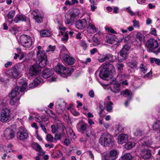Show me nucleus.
<instances>
[{
	"instance_id": "33",
	"label": "nucleus",
	"mask_w": 160,
	"mask_h": 160,
	"mask_svg": "<svg viewBox=\"0 0 160 160\" xmlns=\"http://www.w3.org/2000/svg\"><path fill=\"white\" fill-rule=\"evenodd\" d=\"M137 62L135 60H132L131 62H129L127 64L129 68L134 69L136 68L137 67Z\"/></svg>"
},
{
	"instance_id": "41",
	"label": "nucleus",
	"mask_w": 160,
	"mask_h": 160,
	"mask_svg": "<svg viewBox=\"0 0 160 160\" xmlns=\"http://www.w3.org/2000/svg\"><path fill=\"white\" fill-rule=\"evenodd\" d=\"M113 103L111 101H108L107 103L106 109L108 112H111L112 109V106L113 105Z\"/></svg>"
},
{
	"instance_id": "23",
	"label": "nucleus",
	"mask_w": 160,
	"mask_h": 160,
	"mask_svg": "<svg viewBox=\"0 0 160 160\" xmlns=\"http://www.w3.org/2000/svg\"><path fill=\"white\" fill-rule=\"evenodd\" d=\"M53 74L52 70L50 68H48L43 70L42 75L44 78H47L51 76Z\"/></svg>"
},
{
	"instance_id": "34",
	"label": "nucleus",
	"mask_w": 160,
	"mask_h": 160,
	"mask_svg": "<svg viewBox=\"0 0 160 160\" xmlns=\"http://www.w3.org/2000/svg\"><path fill=\"white\" fill-rule=\"evenodd\" d=\"M28 137V133L19 134L18 133L17 134V138L19 140L22 141H24L25 139Z\"/></svg>"
},
{
	"instance_id": "32",
	"label": "nucleus",
	"mask_w": 160,
	"mask_h": 160,
	"mask_svg": "<svg viewBox=\"0 0 160 160\" xmlns=\"http://www.w3.org/2000/svg\"><path fill=\"white\" fill-rule=\"evenodd\" d=\"M15 14V11L14 10L10 11L8 14V22L11 23L12 21V18Z\"/></svg>"
},
{
	"instance_id": "22",
	"label": "nucleus",
	"mask_w": 160,
	"mask_h": 160,
	"mask_svg": "<svg viewBox=\"0 0 160 160\" xmlns=\"http://www.w3.org/2000/svg\"><path fill=\"white\" fill-rule=\"evenodd\" d=\"M128 139V135L125 134H121L118 137V142L119 144H122L127 142Z\"/></svg>"
},
{
	"instance_id": "11",
	"label": "nucleus",
	"mask_w": 160,
	"mask_h": 160,
	"mask_svg": "<svg viewBox=\"0 0 160 160\" xmlns=\"http://www.w3.org/2000/svg\"><path fill=\"white\" fill-rule=\"evenodd\" d=\"M4 137L7 140H10L14 137L15 132L12 129L7 128L4 131Z\"/></svg>"
},
{
	"instance_id": "24",
	"label": "nucleus",
	"mask_w": 160,
	"mask_h": 160,
	"mask_svg": "<svg viewBox=\"0 0 160 160\" xmlns=\"http://www.w3.org/2000/svg\"><path fill=\"white\" fill-rule=\"evenodd\" d=\"M113 56L111 54H107L102 58L99 59L100 62H102L105 61H110L112 60Z\"/></svg>"
},
{
	"instance_id": "62",
	"label": "nucleus",
	"mask_w": 160,
	"mask_h": 160,
	"mask_svg": "<svg viewBox=\"0 0 160 160\" xmlns=\"http://www.w3.org/2000/svg\"><path fill=\"white\" fill-rule=\"evenodd\" d=\"M106 30H107L108 32H110L112 33H116L117 32L116 31L111 28L106 27L105 28Z\"/></svg>"
},
{
	"instance_id": "45",
	"label": "nucleus",
	"mask_w": 160,
	"mask_h": 160,
	"mask_svg": "<svg viewBox=\"0 0 160 160\" xmlns=\"http://www.w3.org/2000/svg\"><path fill=\"white\" fill-rule=\"evenodd\" d=\"M32 146L36 151H39L41 149V147L37 143H34L32 144Z\"/></svg>"
},
{
	"instance_id": "16",
	"label": "nucleus",
	"mask_w": 160,
	"mask_h": 160,
	"mask_svg": "<svg viewBox=\"0 0 160 160\" xmlns=\"http://www.w3.org/2000/svg\"><path fill=\"white\" fill-rule=\"evenodd\" d=\"M118 157V152L115 150L111 151L105 157V160H114Z\"/></svg>"
},
{
	"instance_id": "28",
	"label": "nucleus",
	"mask_w": 160,
	"mask_h": 160,
	"mask_svg": "<svg viewBox=\"0 0 160 160\" xmlns=\"http://www.w3.org/2000/svg\"><path fill=\"white\" fill-rule=\"evenodd\" d=\"M122 94L123 95H125L126 97H128V98L130 100L131 99L132 96V93L130 90L127 89L123 92H121L119 94H118L117 96H119L120 95Z\"/></svg>"
},
{
	"instance_id": "6",
	"label": "nucleus",
	"mask_w": 160,
	"mask_h": 160,
	"mask_svg": "<svg viewBox=\"0 0 160 160\" xmlns=\"http://www.w3.org/2000/svg\"><path fill=\"white\" fill-rule=\"evenodd\" d=\"M87 16V20H88V26L87 31L88 33H94L97 32L98 29L95 26L94 22H92L90 16L88 13L85 14Z\"/></svg>"
},
{
	"instance_id": "26",
	"label": "nucleus",
	"mask_w": 160,
	"mask_h": 160,
	"mask_svg": "<svg viewBox=\"0 0 160 160\" xmlns=\"http://www.w3.org/2000/svg\"><path fill=\"white\" fill-rule=\"evenodd\" d=\"M119 86L120 85L119 84L114 83L112 85V87L111 88V90L113 92L118 93L120 91Z\"/></svg>"
},
{
	"instance_id": "8",
	"label": "nucleus",
	"mask_w": 160,
	"mask_h": 160,
	"mask_svg": "<svg viewBox=\"0 0 160 160\" xmlns=\"http://www.w3.org/2000/svg\"><path fill=\"white\" fill-rule=\"evenodd\" d=\"M10 112L9 109L6 108H3L0 114V121L3 122L8 121L10 118Z\"/></svg>"
},
{
	"instance_id": "64",
	"label": "nucleus",
	"mask_w": 160,
	"mask_h": 160,
	"mask_svg": "<svg viewBox=\"0 0 160 160\" xmlns=\"http://www.w3.org/2000/svg\"><path fill=\"white\" fill-rule=\"evenodd\" d=\"M151 33L154 35V36H156L157 35L156 33V30L155 28H151Z\"/></svg>"
},
{
	"instance_id": "35",
	"label": "nucleus",
	"mask_w": 160,
	"mask_h": 160,
	"mask_svg": "<svg viewBox=\"0 0 160 160\" xmlns=\"http://www.w3.org/2000/svg\"><path fill=\"white\" fill-rule=\"evenodd\" d=\"M38 51L37 52V57H41L42 56L45 55L46 53L44 51H41L42 47L41 46H38L37 47Z\"/></svg>"
},
{
	"instance_id": "20",
	"label": "nucleus",
	"mask_w": 160,
	"mask_h": 160,
	"mask_svg": "<svg viewBox=\"0 0 160 160\" xmlns=\"http://www.w3.org/2000/svg\"><path fill=\"white\" fill-rule=\"evenodd\" d=\"M110 73L107 69L103 67L102 70L100 71L99 76L102 79H106V78L108 77Z\"/></svg>"
},
{
	"instance_id": "43",
	"label": "nucleus",
	"mask_w": 160,
	"mask_h": 160,
	"mask_svg": "<svg viewBox=\"0 0 160 160\" xmlns=\"http://www.w3.org/2000/svg\"><path fill=\"white\" fill-rule=\"evenodd\" d=\"M55 46H52L50 45L46 50L47 52H50L51 53L53 52L55 49Z\"/></svg>"
},
{
	"instance_id": "13",
	"label": "nucleus",
	"mask_w": 160,
	"mask_h": 160,
	"mask_svg": "<svg viewBox=\"0 0 160 160\" xmlns=\"http://www.w3.org/2000/svg\"><path fill=\"white\" fill-rule=\"evenodd\" d=\"M76 15L74 13H71L65 15V22L66 24H72L74 22L76 17Z\"/></svg>"
},
{
	"instance_id": "40",
	"label": "nucleus",
	"mask_w": 160,
	"mask_h": 160,
	"mask_svg": "<svg viewBox=\"0 0 160 160\" xmlns=\"http://www.w3.org/2000/svg\"><path fill=\"white\" fill-rule=\"evenodd\" d=\"M136 39L141 42H144L145 37L143 35L140 33H138L136 35Z\"/></svg>"
},
{
	"instance_id": "21",
	"label": "nucleus",
	"mask_w": 160,
	"mask_h": 160,
	"mask_svg": "<svg viewBox=\"0 0 160 160\" xmlns=\"http://www.w3.org/2000/svg\"><path fill=\"white\" fill-rule=\"evenodd\" d=\"M57 122H56V127L57 129V132L60 133L63 132L64 131L65 126L62 124L61 121L58 119H56Z\"/></svg>"
},
{
	"instance_id": "12",
	"label": "nucleus",
	"mask_w": 160,
	"mask_h": 160,
	"mask_svg": "<svg viewBox=\"0 0 160 160\" xmlns=\"http://www.w3.org/2000/svg\"><path fill=\"white\" fill-rule=\"evenodd\" d=\"M33 18L38 23H41L42 21V19L44 17L43 14H40L38 12L34 10L32 14Z\"/></svg>"
},
{
	"instance_id": "63",
	"label": "nucleus",
	"mask_w": 160,
	"mask_h": 160,
	"mask_svg": "<svg viewBox=\"0 0 160 160\" xmlns=\"http://www.w3.org/2000/svg\"><path fill=\"white\" fill-rule=\"evenodd\" d=\"M80 45L84 49H86L87 47V45L86 43L84 41H82L80 42Z\"/></svg>"
},
{
	"instance_id": "52",
	"label": "nucleus",
	"mask_w": 160,
	"mask_h": 160,
	"mask_svg": "<svg viewBox=\"0 0 160 160\" xmlns=\"http://www.w3.org/2000/svg\"><path fill=\"white\" fill-rule=\"evenodd\" d=\"M133 26L135 28H139V23L138 21L136 20L135 19L133 21Z\"/></svg>"
},
{
	"instance_id": "4",
	"label": "nucleus",
	"mask_w": 160,
	"mask_h": 160,
	"mask_svg": "<svg viewBox=\"0 0 160 160\" xmlns=\"http://www.w3.org/2000/svg\"><path fill=\"white\" fill-rule=\"evenodd\" d=\"M113 138L109 133L108 132L102 133L99 139L100 143L102 146H108L113 142Z\"/></svg>"
},
{
	"instance_id": "59",
	"label": "nucleus",
	"mask_w": 160,
	"mask_h": 160,
	"mask_svg": "<svg viewBox=\"0 0 160 160\" xmlns=\"http://www.w3.org/2000/svg\"><path fill=\"white\" fill-rule=\"evenodd\" d=\"M62 41H67L68 39V33H65L64 34L63 37L62 38Z\"/></svg>"
},
{
	"instance_id": "53",
	"label": "nucleus",
	"mask_w": 160,
	"mask_h": 160,
	"mask_svg": "<svg viewBox=\"0 0 160 160\" xmlns=\"http://www.w3.org/2000/svg\"><path fill=\"white\" fill-rule=\"evenodd\" d=\"M53 138L51 134H48L46 137V140L47 141L50 142H52Z\"/></svg>"
},
{
	"instance_id": "36",
	"label": "nucleus",
	"mask_w": 160,
	"mask_h": 160,
	"mask_svg": "<svg viewBox=\"0 0 160 160\" xmlns=\"http://www.w3.org/2000/svg\"><path fill=\"white\" fill-rule=\"evenodd\" d=\"M36 121L37 122H40L41 121H47L44 116L42 115H38L36 116Z\"/></svg>"
},
{
	"instance_id": "25",
	"label": "nucleus",
	"mask_w": 160,
	"mask_h": 160,
	"mask_svg": "<svg viewBox=\"0 0 160 160\" xmlns=\"http://www.w3.org/2000/svg\"><path fill=\"white\" fill-rule=\"evenodd\" d=\"M14 21L17 23L19 21H26V17L23 15L17 14L14 19Z\"/></svg>"
},
{
	"instance_id": "14",
	"label": "nucleus",
	"mask_w": 160,
	"mask_h": 160,
	"mask_svg": "<svg viewBox=\"0 0 160 160\" xmlns=\"http://www.w3.org/2000/svg\"><path fill=\"white\" fill-rule=\"evenodd\" d=\"M62 58L64 62L68 65H72L75 62V60L74 58L67 54H64L62 57Z\"/></svg>"
},
{
	"instance_id": "61",
	"label": "nucleus",
	"mask_w": 160,
	"mask_h": 160,
	"mask_svg": "<svg viewBox=\"0 0 160 160\" xmlns=\"http://www.w3.org/2000/svg\"><path fill=\"white\" fill-rule=\"evenodd\" d=\"M51 128L52 129V131L53 133H55L57 132V129L56 128V127L55 125H51Z\"/></svg>"
},
{
	"instance_id": "31",
	"label": "nucleus",
	"mask_w": 160,
	"mask_h": 160,
	"mask_svg": "<svg viewBox=\"0 0 160 160\" xmlns=\"http://www.w3.org/2000/svg\"><path fill=\"white\" fill-rule=\"evenodd\" d=\"M66 134L68 137L70 138H73L75 133L72 129L70 127L67 128L66 129Z\"/></svg>"
},
{
	"instance_id": "2",
	"label": "nucleus",
	"mask_w": 160,
	"mask_h": 160,
	"mask_svg": "<svg viewBox=\"0 0 160 160\" xmlns=\"http://www.w3.org/2000/svg\"><path fill=\"white\" fill-rule=\"evenodd\" d=\"M146 46L150 52L156 55L160 52V43L154 39H149L146 42Z\"/></svg>"
},
{
	"instance_id": "29",
	"label": "nucleus",
	"mask_w": 160,
	"mask_h": 160,
	"mask_svg": "<svg viewBox=\"0 0 160 160\" xmlns=\"http://www.w3.org/2000/svg\"><path fill=\"white\" fill-rule=\"evenodd\" d=\"M87 125V124L84 123H80L77 124V127L78 131H83L86 130Z\"/></svg>"
},
{
	"instance_id": "44",
	"label": "nucleus",
	"mask_w": 160,
	"mask_h": 160,
	"mask_svg": "<svg viewBox=\"0 0 160 160\" xmlns=\"http://www.w3.org/2000/svg\"><path fill=\"white\" fill-rule=\"evenodd\" d=\"M18 133L19 134H24V133H28L27 132L26 129L23 127H20L19 128L18 132H17V134Z\"/></svg>"
},
{
	"instance_id": "30",
	"label": "nucleus",
	"mask_w": 160,
	"mask_h": 160,
	"mask_svg": "<svg viewBox=\"0 0 160 160\" xmlns=\"http://www.w3.org/2000/svg\"><path fill=\"white\" fill-rule=\"evenodd\" d=\"M40 36L42 37L50 36L52 34V32L48 30H44L40 32Z\"/></svg>"
},
{
	"instance_id": "18",
	"label": "nucleus",
	"mask_w": 160,
	"mask_h": 160,
	"mask_svg": "<svg viewBox=\"0 0 160 160\" xmlns=\"http://www.w3.org/2000/svg\"><path fill=\"white\" fill-rule=\"evenodd\" d=\"M39 61L38 65V66L41 69V68H44L46 65L47 56L46 55L42 56L41 57H38Z\"/></svg>"
},
{
	"instance_id": "17",
	"label": "nucleus",
	"mask_w": 160,
	"mask_h": 160,
	"mask_svg": "<svg viewBox=\"0 0 160 160\" xmlns=\"http://www.w3.org/2000/svg\"><path fill=\"white\" fill-rule=\"evenodd\" d=\"M129 47L127 45H125L120 51V55L123 60L126 59L128 55Z\"/></svg>"
},
{
	"instance_id": "57",
	"label": "nucleus",
	"mask_w": 160,
	"mask_h": 160,
	"mask_svg": "<svg viewBox=\"0 0 160 160\" xmlns=\"http://www.w3.org/2000/svg\"><path fill=\"white\" fill-rule=\"evenodd\" d=\"M152 144V142L149 140L145 141L143 143V146H146L148 147L150 146Z\"/></svg>"
},
{
	"instance_id": "1",
	"label": "nucleus",
	"mask_w": 160,
	"mask_h": 160,
	"mask_svg": "<svg viewBox=\"0 0 160 160\" xmlns=\"http://www.w3.org/2000/svg\"><path fill=\"white\" fill-rule=\"evenodd\" d=\"M18 83L19 86L13 89L9 95L10 98H12L10 101V104L12 105H14V103L19 99L21 97L20 92H24L28 87L27 81L26 80L21 79Z\"/></svg>"
},
{
	"instance_id": "42",
	"label": "nucleus",
	"mask_w": 160,
	"mask_h": 160,
	"mask_svg": "<svg viewBox=\"0 0 160 160\" xmlns=\"http://www.w3.org/2000/svg\"><path fill=\"white\" fill-rule=\"evenodd\" d=\"M12 144H9L5 147L4 151L7 153L12 152L13 151L12 148Z\"/></svg>"
},
{
	"instance_id": "37",
	"label": "nucleus",
	"mask_w": 160,
	"mask_h": 160,
	"mask_svg": "<svg viewBox=\"0 0 160 160\" xmlns=\"http://www.w3.org/2000/svg\"><path fill=\"white\" fill-rule=\"evenodd\" d=\"M107 42L110 44H113L115 41L114 37L111 35H109L106 36Z\"/></svg>"
},
{
	"instance_id": "54",
	"label": "nucleus",
	"mask_w": 160,
	"mask_h": 160,
	"mask_svg": "<svg viewBox=\"0 0 160 160\" xmlns=\"http://www.w3.org/2000/svg\"><path fill=\"white\" fill-rule=\"evenodd\" d=\"M126 11L131 16H133L136 15L135 13L133 12L131 9L129 7L126 8Z\"/></svg>"
},
{
	"instance_id": "27",
	"label": "nucleus",
	"mask_w": 160,
	"mask_h": 160,
	"mask_svg": "<svg viewBox=\"0 0 160 160\" xmlns=\"http://www.w3.org/2000/svg\"><path fill=\"white\" fill-rule=\"evenodd\" d=\"M103 67L107 69L110 73V72H115V68L111 64L108 63L104 65Z\"/></svg>"
},
{
	"instance_id": "60",
	"label": "nucleus",
	"mask_w": 160,
	"mask_h": 160,
	"mask_svg": "<svg viewBox=\"0 0 160 160\" xmlns=\"http://www.w3.org/2000/svg\"><path fill=\"white\" fill-rule=\"evenodd\" d=\"M61 133L60 132L59 134L56 133L55 136V139L56 140H59L61 138Z\"/></svg>"
},
{
	"instance_id": "47",
	"label": "nucleus",
	"mask_w": 160,
	"mask_h": 160,
	"mask_svg": "<svg viewBox=\"0 0 160 160\" xmlns=\"http://www.w3.org/2000/svg\"><path fill=\"white\" fill-rule=\"evenodd\" d=\"M150 61L152 63H153L155 62L158 65H160V59H159L155 58H151L150 59Z\"/></svg>"
},
{
	"instance_id": "50",
	"label": "nucleus",
	"mask_w": 160,
	"mask_h": 160,
	"mask_svg": "<svg viewBox=\"0 0 160 160\" xmlns=\"http://www.w3.org/2000/svg\"><path fill=\"white\" fill-rule=\"evenodd\" d=\"M123 64L121 62L118 63L117 64V68L119 72H121L123 70Z\"/></svg>"
},
{
	"instance_id": "46",
	"label": "nucleus",
	"mask_w": 160,
	"mask_h": 160,
	"mask_svg": "<svg viewBox=\"0 0 160 160\" xmlns=\"http://www.w3.org/2000/svg\"><path fill=\"white\" fill-rule=\"evenodd\" d=\"M152 128L155 130L160 129V122H155L152 126Z\"/></svg>"
},
{
	"instance_id": "15",
	"label": "nucleus",
	"mask_w": 160,
	"mask_h": 160,
	"mask_svg": "<svg viewBox=\"0 0 160 160\" xmlns=\"http://www.w3.org/2000/svg\"><path fill=\"white\" fill-rule=\"evenodd\" d=\"M63 103L64 105H65V103L64 101L62 100H58L57 103V104L56 105L55 110L56 112L59 114H62L63 113V110L65 108V105H63V107H60V104Z\"/></svg>"
},
{
	"instance_id": "10",
	"label": "nucleus",
	"mask_w": 160,
	"mask_h": 160,
	"mask_svg": "<svg viewBox=\"0 0 160 160\" xmlns=\"http://www.w3.org/2000/svg\"><path fill=\"white\" fill-rule=\"evenodd\" d=\"M41 70L38 65H33L30 66L28 73L31 76H34L38 75Z\"/></svg>"
},
{
	"instance_id": "58",
	"label": "nucleus",
	"mask_w": 160,
	"mask_h": 160,
	"mask_svg": "<svg viewBox=\"0 0 160 160\" xmlns=\"http://www.w3.org/2000/svg\"><path fill=\"white\" fill-rule=\"evenodd\" d=\"M57 157H60L62 156V152L59 151H57L54 152Z\"/></svg>"
},
{
	"instance_id": "5",
	"label": "nucleus",
	"mask_w": 160,
	"mask_h": 160,
	"mask_svg": "<svg viewBox=\"0 0 160 160\" xmlns=\"http://www.w3.org/2000/svg\"><path fill=\"white\" fill-rule=\"evenodd\" d=\"M54 71L63 77H65L68 74H70L72 72L71 68H66L62 64H58L54 68Z\"/></svg>"
},
{
	"instance_id": "7",
	"label": "nucleus",
	"mask_w": 160,
	"mask_h": 160,
	"mask_svg": "<svg viewBox=\"0 0 160 160\" xmlns=\"http://www.w3.org/2000/svg\"><path fill=\"white\" fill-rule=\"evenodd\" d=\"M8 74L11 78L17 79L21 76L20 70L17 66H14L10 69L8 71Z\"/></svg>"
},
{
	"instance_id": "51",
	"label": "nucleus",
	"mask_w": 160,
	"mask_h": 160,
	"mask_svg": "<svg viewBox=\"0 0 160 160\" xmlns=\"http://www.w3.org/2000/svg\"><path fill=\"white\" fill-rule=\"evenodd\" d=\"M49 116H50L52 118L54 119V121L55 122H57L56 119H58L57 118V116L56 114L52 110H51V112L50 113Z\"/></svg>"
},
{
	"instance_id": "39",
	"label": "nucleus",
	"mask_w": 160,
	"mask_h": 160,
	"mask_svg": "<svg viewBox=\"0 0 160 160\" xmlns=\"http://www.w3.org/2000/svg\"><path fill=\"white\" fill-rule=\"evenodd\" d=\"M135 143L133 142H129L125 145V148L128 150L132 148L135 146Z\"/></svg>"
},
{
	"instance_id": "49",
	"label": "nucleus",
	"mask_w": 160,
	"mask_h": 160,
	"mask_svg": "<svg viewBox=\"0 0 160 160\" xmlns=\"http://www.w3.org/2000/svg\"><path fill=\"white\" fill-rule=\"evenodd\" d=\"M142 132L138 130H136L134 132V135L135 137H139L142 135Z\"/></svg>"
},
{
	"instance_id": "38",
	"label": "nucleus",
	"mask_w": 160,
	"mask_h": 160,
	"mask_svg": "<svg viewBox=\"0 0 160 160\" xmlns=\"http://www.w3.org/2000/svg\"><path fill=\"white\" fill-rule=\"evenodd\" d=\"M132 158V156L130 153H125L122 157V160H131Z\"/></svg>"
},
{
	"instance_id": "48",
	"label": "nucleus",
	"mask_w": 160,
	"mask_h": 160,
	"mask_svg": "<svg viewBox=\"0 0 160 160\" xmlns=\"http://www.w3.org/2000/svg\"><path fill=\"white\" fill-rule=\"evenodd\" d=\"M141 71L143 73H145L148 70V68L146 66L143 64H141L140 68Z\"/></svg>"
},
{
	"instance_id": "56",
	"label": "nucleus",
	"mask_w": 160,
	"mask_h": 160,
	"mask_svg": "<svg viewBox=\"0 0 160 160\" xmlns=\"http://www.w3.org/2000/svg\"><path fill=\"white\" fill-rule=\"evenodd\" d=\"M71 112L74 116H77L79 114V112L77 111L74 108L71 110Z\"/></svg>"
},
{
	"instance_id": "55",
	"label": "nucleus",
	"mask_w": 160,
	"mask_h": 160,
	"mask_svg": "<svg viewBox=\"0 0 160 160\" xmlns=\"http://www.w3.org/2000/svg\"><path fill=\"white\" fill-rule=\"evenodd\" d=\"M0 102V105L1 106H6L7 104V100L6 99L1 100Z\"/></svg>"
},
{
	"instance_id": "3",
	"label": "nucleus",
	"mask_w": 160,
	"mask_h": 160,
	"mask_svg": "<svg viewBox=\"0 0 160 160\" xmlns=\"http://www.w3.org/2000/svg\"><path fill=\"white\" fill-rule=\"evenodd\" d=\"M20 39L21 44L26 48L32 47L34 41L29 36L22 35L20 36Z\"/></svg>"
},
{
	"instance_id": "9",
	"label": "nucleus",
	"mask_w": 160,
	"mask_h": 160,
	"mask_svg": "<svg viewBox=\"0 0 160 160\" xmlns=\"http://www.w3.org/2000/svg\"><path fill=\"white\" fill-rule=\"evenodd\" d=\"M86 18L87 17L85 18L79 20L77 21L75 23V27L77 29L80 30L83 29L87 25Z\"/></svg>"
},
{
	"instance_id": "19",
	"label": "nucleus",
	"mask_w": 160,
	"mask_h": 160,
	"mask_svg": "<svg viewBox=\"0 0 160 160\" xmlns=\"http://www.w3.org/2000/svg\"><path fill=\"white\" fill-rule=\"evenodd\" d=\"M141 154L143 159H147L149 158L151 156V152L148 149H145L141 151Z\"/></svg>"
}]
</instances>
